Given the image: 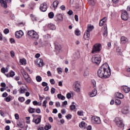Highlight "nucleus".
Wrapping results in <instances>:
<instances>
[{"label":"nucleus","instance_id":"nucleus-33","mask_svg":"<svg viewBox=\"0 0 130 130\" xmlns=\"http://www.w3.org/2000/svg\"><path fill=\"white\" fill-rule=\"evenodd\" d=\"M36 80L37 81H38L39 83L42 81V78L40 76H37L36 77Z\"/></svg>","mask_w":130,"mask_h":130},{"label":"nucleus","instance_id":"nucleus-35","mask_svg":"<svg viewBox=\"0 0 130 130\" xmlns=\"http://www.w3.org/2000/svg\"><path fill=\"white\" fill-rule=\"evenodd\" d=\"M89 76V71L87 70L84 71V76L85 78H87V77H88Z\"/></svg>","mask_w":130,"mask_h":130},{"label":"nucleus","instance_id":"nucleus-45","mask_svg":"<svg viewBox=\"0 0 130 130\" xmlns=\"http://www.w3.org/2000/svg\"><path fill=\"white\" fill-rule=\"evenodd\" d=\"M70 109L71 110H74V109H76V106L75 105H71L70 106Z\"/></svg>","mask_w":130,"mask_h":130},{"label":"nucleus","instance_id":"nucleus-29","mask_svg":"<svg viewBox=\"0 0 130 130\" xmlns=\"http://www.w3.org/2000/svg\"><path fill=\"white\" fill-rule=\"evenodd\" d=\"M104 29H105V31L103 33V35L104 37H107V35H108L107 26H105Z\"/></svg>","mask_w":130,"mask_h":130},{"label":"nucleus","instance_id":"nucleus-18","mask_svg":"<svg viewBox=\"0 0 130 130\" xmlns=\"http://www.w3.org/2000/svg\"><path fill=\"white\" fill-rule=\"evenodd\" d=\"M56 17L58 21H61L63 20V17L62 16V15L61 14H57Z\"/></svg>","mask_w":130,"mask_h":130},{"label":"nucleus","instance_id":"nucleus-50","mask_svg":"<svg viewBox=\"0 0 130 130\" xmlns=\"http://www.w3.org/2000/svg\"><path fill=\"white\" fill-rule=\"evenodd\" d=\"M31 102V100L28 99L25 102V104H26L27 105L30 104V103Z\"/></svg>","mask_w":130,"mask_h":130},{"label":"nucleus","instance_id":"nucleus-36","mask_svg":"<svg viewBox=\"0 0 130 130\" xmlns=\"http://www.w3.org/2000/svg\"><path fill=\"white\" fill-rule=\"evenodd\" d=\"M11 98H12V96L9 95L6 99H5V100L6 101V102H10V101L11 100Z\"/></svg>","mask_w":130,"mask_h":130},{"label":"nucleus","instance_id":"nucleus-7","mask_svg":"<svg viewBox=\"0 0 130 130\" xmlns=\"http://www.w3.org/2000/svg\"><path fill=\"white\" fill-rule=\"evenodd\" d=\"M121 18L124 21H127V20H128V18H129V17L128 16L127 12L126 11H123L121 13Z\"/></svg>","mask_w":130,"mask_h":130},{"label":"nucleus","instance_id":"nucleus-14","mask_svg":"<svg viewBox=\"0 0 130 130\" xmlns=\"http://www.w3.org/2000/svg\"><path fill=\"white\" fill-rule=\"evenodd\" d=\"M127 41H128V39L126 38V37L124 36H122L121 37V42L122 44H125Z\"/></svg>","mask_w":130,"mask_h":130},{"label":"nucleus","instance_id":"nucleus-31","mask_svg":"<svg viewBox=\"0 0 130 130\" xmlns=\"http://www.w3.org/2000/svg\"><path fill=\"white\" fill-rule=\"evenodd\" d=\"M93 29H94V26H93V25H88L87 30L86 31L90 32L92 30H93Z\"/></svg>","mask_w":130,"mask_h":130},{"label":"nucleus","instance_id":"nucleus-49","mask_svg":"<svg viewBox=\"0 0 130 130\" xmlns=\"http://www.w3.org/2000/svg\"><path fill=\"white\" fill-rule=\"evenodd\" d=\"M89 4H90V5H94V0H87Z\"/></svg>","mask_w":130,"mask_h":130},{"label":"nucleus","instance_id":"nucleus-3","mask_svg":"<svg viewBox=\"0 0 130 130\" xmlns=\"http://www.w3.org/2000/svg\"><path fill=\"white\" fill-rule=\"evenodd\" d=\"M27 35L34 39H39V35L37 34V32L35 30H29Z\"/></svg>","mask_w":130,"mask_h":130},{"label":"nucleus","instance_id":"nucleus-34","mask_svg":"<svg viewBox=\"0 0 130 130\" xmlns=\"http://www.w3.org/2000/svg\"><path fill=\"white\" fill-rule=\"evenodd\" d=\"M48 17L50 19H53V17H54V14L53 12H51L48 14Z\"/></svg>","mask_w":130,"mask_h":130},{"label":"nucleus","instance_id":"nucleus-6","mask_svg":"<svg viewBox=\"0 0 130 130\" xmlns=\"http://www.w3.org/2000/svg\"><path fill=\"white\" fill-rule=\"evenodd\" d=\"M91 120L93 123H95L96 124H100V123H101L100 117L98 116H93L91 117Z\"/></svg>","mask_w":130,"mask_h":130},{"label":"nucleus","instance_id":"nucleus-61","mask_svg":"<svg viewBox=\"0 0 130 130\" xmlns=\"http://www.w3.org/2000/svg\"><path fill=\"white\" fill-rule=\"evenodd\" d=\"M55 105L56 107H60V103L59 102H57L55 103Z\"/></svg>","mask_w":130,"mask_h":130},{"label":"nucleus","instance_id":"nucleus-16","mask_svg":"<svg viewBox=\"0 0 130 130\" xmlns=\"http://www.w3.org/2000/svg\"><path fill=\"white\" fill-rule=\"evenodd\" d=\"M96 95H97V90L95 89L92 90V92L89 93L90 97H95Z\"/></svg>","mask_w":130,"mask_h":130},{"label":"nucleus","instance_id":"nucleus-28","mask_svg":"<svg viewBox=\"0 0 130 130\" xmlns=\"http://www.w3.org/2000/svg\"><path fill=\"white\" fill-rule=\"evenodd\" d=\"M1 72L3 74H6V73H8V72H9V70L8 68H5V67H3L1 69Z\"/></svg>","mask_w":130,"mask_h":130},{"label":"nucleus","instance_id":"nucleus-40","mask_svg":"<svg viewBox=\"0 0 130 130\" xmlns=\"http://www.w3.org/2000/svg\"><path fill=\"white\" fill-rule=\"evenodd\" d=\"M18 101L21 103L24 102V101H25V98L20 96L18 98Z\"/></svg>","mask_w":130,"mask_h":130},{"label":"nucleus","instance_id":"nucleus-63","mask_svg":"<svg viewBox=\"0 0 130 130\" xmlns=\"http://www.w3.org/2000/svg\"><path fill=\"white\" fill-rule=\"evenodd\" d=\"M77 114H78L80 116H82V115H83V112L79 111L77 112Z\"/></svg>","mask_w":130,"mask_h":130},{"label":"nucleus","instance_id":"nucleus-55","mask_svg":"<svg viewBox=\"0 0 130 130\" xmlns=\"http://www.w3.org/2000/svg\"><path fill=\"white\" fill-rule=\"evenodd\" d=\"M68 15H69L70 16H72V15H73V14H74V12H73L72 10H69L68 12Z\"/></svg>","mask_w":130,"mask_h":130},{"label":"nucleus","instance_id":"nucleus-54","mask_svg":"<svg viewBox=\"0 0 130 130\" xmlns=\"http://www.w3.org/2000/svg\"><path fill=\"white\" fill-rule=\"evenodd\" d=\"M18 125L19 126V127H20V128H24L25 127V125L22 123H20L18 124Z\"/></svg>","mask_w":130,"mask_h":130},{"label":"nucleus","instance_id":"nucleus-59","mask_svg":"<svg viewBox=\"0 0 130 130\" xmlns=\"http://www.w3.org/2000/svg\"><path fill=\"white\" fill-rule=\"evenodd\" d=\"M26 70L27 71V72H28V73H29V74H32V73H33V72L31 71L30 69H29V68H26Z\"/></svg>","mask_w":130,"mask_h":130},{"label":"nucleus","instance_id":"nucleus-15","mask_svg":"<svg viewBox=\"0 0 130 130\" xmlns=\"http://www.w3.org/2000/svg\"><path fill=\"white\" fill-rule=\"evenodd\" d=\"M0 3L1 4L2 7L4 8V9H7V8H8L7 2L5 1L4 0H0Z\"/></svg>","mask_w":130,"mask_h":130},{"label":"nucleus","instance_id":"nucleus-2","mask_svg":"<svg viewBox=\"0 0 130 130\" xmlns=\"http://www.w3.org/2000/svg\"><path fill=\"white\" fill-rule=\"evenodd\" d=\"M92 61L94 64H99L101 62L100 55H94L92 57Z\"/></svg>","mask_w":130,"mask_h":130},{"label":"nucleus","instance_id":"nucleus-20","mask_svg":"<svg viewBox=\"0 0 130 130\" xmlns=\"http://www.w3.org/2000/svg\"><path fill=\"white\" fill-rule=\"evenodd\" d=\"M47 27L50 30H55V29L56 28V27H55V25H54V24H48Z\"/></svg>","mask_w":130,"mask_h":130},{"label":"nucleus","instance_id":"nucleus-46","mask_svg":"<svg viewBox=\"0 0 130 130\" xmlns=\"http://www.w3.org/2000/svg\"><path fill=\"white\" fill-rule=\"evenodd\" d=\"M92 84L93 85L94 89H95V88H96V81H95V80H92Z\"/></svg>","mask_w":130,"mask_h":130},{"label":"nucleus","instance_id":"nucleus-41","mask_svg":"<svg viewBox=\"0 0 130 130\" xmlns=\"http://www.w3.org/2000/svg\"><path fill=\"white\" fill-rule=\"evenodd\" d=\"M30 17H31V19L32 21H37V17H36L35 16L31 14Z\"/></svg>","mask_w":130,"mask_h":130},{"label":"nucleus","instance_id":"nucleus-52","mask_svg":"<svg viewBox=\"0 0 130 130\" xmlns=\"http://www.w3.org/2000/svg\"><path fill=\"white\" fill-rule=\"evenodd\" d=\"M9 32H10V30L8 28H6L4 30V33H5V34H8Z\"/></svg>","mask_w":130,"mask_h":130},{"label":"nucleus","instance_id":"nucleus-51","mask_svg":"<svg viewBox=\"0 0 130 130\" xmlns=\"http://www.w3.org/2000/svg\"><path fill=\"white\" fill-rule=\"evenodd\" d=\"M50 83L51 84V85H54L55 81H54V79H52L50 80Z\"/></svg>","mask_w":130,"mask_h":130},{"label":"nucleus","instance_id":"nucleus-25","mask_svg":"<svg viewBox=\"0 0 130 130\" xmlns=\"http://www.w3.org/2000/svg\"><path fill=\"white\" fill-rule=\"evenodd\" d=\"M35 122L36 124H38V123H40L41 122V116H39V118H37L35 120Z\"/></svg>","mask_w":130,"mask_h":130},{"label":"nucleus","instance_id":"nucleus-9","mask_svg":"<svg viewBox=\"0 0 130 130\" xmlns=\"http://www.w3.org/2000/svg\"><path fill=\"white\" fill-rule=\"evenodd\" d=\"M73 88L74 91H75V92H77V93H79L80 90V83H79V82H76L73 85Z\"/></svg>","mask_w":130,"mask_h":130},{"label":"nucleus","instance_id":"nucleus-13","mask_svg":"<svg viewBox=\"0 0 130 130\" xmlns=\"http://www.w3.org/2000/svg\"><path fill=\"white\" fill-rule=\"evenodd\" d=\"M84 39H85L86 40H89V38H90V32H89L88 31H86L84 33Z\"/></svg>","mask_w":130,"mask_h":130},{"label":"nucleus","instance_id":"nucleus-8","mask_svg":"<svg viewBox=\"0 0 130 130\" xmlns=\"http://www.w3.org/2000/svg\"><path fill=\"white\" fill-rule=\"evenodd\" d=\"M22 76L24 79L26 81L27 83H30L31 82V78L29 76V75L26 72H22Z\"/></svg>","mask_w":130,"mask_h":130},{"label":"nucleus","instance_id":"nucleus-5","mask_svg":"<svg viewBox=\"0 0 130 130\" xmlns=\"http://www.w3.org/2000/svg\"><path fill=\"white\" fill-rule=\"evenodd\" d=\"M115 122L116 125L119 126V127L124 126V124H123V123H122V120L119 117H116L115 118Z\"/></svg>","mask_w":130,"mask_h":130},{"label":"nucleus","instance_id":"nucleus-56","mask_svg":"<svg viewBox=\"0 0 130 130\" xmlns=\"http://www.w3.org/2000/svg\"><path fill=\"white\" fill-rule=\"evenodd\" d=\"M66 97L67 98H68V99H70V98H71L72 95L71 94V93H68L67 94Z\"/></svg>","mask_w":130,"mask_h":130},{"label":"nucleus","instance_id":"nucleus-64","mask_svg":"<svg viewBox=\"0 0 130 130\" xmlns=\"http://www.w3.org/2000/svg\"><path fill=\"white\" fill-rule=\"evenodd\" d=\"M7 96H8V93H7V92H4V93L2 94V97L6 98V97H7Z\"/></svg>","mask_w":130,"mask_h":130},{"label":"nucleus","instance_id":"nucleus-12","mask_svg":"<svg viewBox=\"0 0 130 130\" xmlns=\"http://www.w3.org/2000/svg\"><path fill=\"white\" fill-rule=\"evenodd\" d=\"M37 64L39 68H42L44 66V63L43 62V60L42 59H39L37 61Z\"/></svg>","mask_w":130,"mask_h":130},{"label":"nucleus","instance_id":"nucleus-39","mask_svg":"<svg viewBox=\"0 0 130 130\" xmlns=\"http://www.w3.org/2000/svg\"><path fill=\"white\" fill-rule=\"evenodd\" d=\"M115 103L116 104V105H119V104L121 103V101L119 99H116Z\"/></svg>","mask_w":130,"mask_h":130},{"label":"nucleus","instance_id":"nucleus-30","mask_svg":"<svg viewBox=\"0 0 130 130\" xmlns=\"http://www.w3.org/2000/svg\"><path fill=\"white\" fill-rule=\"evenodd\" d=\"M20 62L21 64L25 65L26 63H27V61L26 59H25V58H23L20 60Z\"/></svg>","mask_w":130,"mask_h":130},{"label":"nucleus","instance_id":"nucleus-43","mask_svg":"<svg viewBox=\"0 0 130 130\" xmlns=\"http://www.w3.org/2000/svg\"><path fill=\"white\" fill-rule=\"evenodd\" d=\"M57 73L58 74H59L60 75L62 74V69L61 68H57Z\"/></svg>","mask_w":130,"mask_h":130},{"label":"nucleus","instance_id":"nucleus-47","mask_svg":"<svg viewBox=\"0 0 130 130\" xmlns=\"http://www.w3.org/2000/svg\"><path fill=\"white\" fill-rule=\"evenodd\" d=\"M55 91H56L55 88H54V87H52V88L51 89V94H54V93H55Z\"/></svg>","mask_w":130,"mask_h":130},{"label":"nucleus","instance_id":"nucleus-23","mask_svg":"<svg viewBox=\"0 0 130 130\" xmlns=\"http://www.w3.org/2000/svg\"><path fill=\"white\" fill-rule=\"evenodd\" d=\"M73 57H74L75 60L80 58V53L79 52L75 53V54L73 55Z\"/></svg>","mask_w":130,"mask_h":130},{"label":"nucleus","instance_id":"nucleus-26","mask_svg":"<svg viewBox=\"0 0 130 130\" xmlns=\"http://www.w3.org/2000/svg\"><path fill=\"white\" fill-rule=\"evenodd\" d=\"M59 2L57 1H55L53 3V7L55 9L57 8L58 6Z\"/></svg>","mask_w":130,"mask_h":130},{"label":"nucleus","instance_id":"nucleus-22","mask_svg":"<svg viewBox=\"0 0 130 130\" xmlns=\"http://www.w3.org/2000/svg\"><path fill=\"white\" fill-rule=\"evenodd\" d=\"M115 95L117 98H119V99H123V98L124 97V96H123V94L119 92L116 93Z\"/></svg>","mask_w":130,"mask_h":130},{"label":"nucleus","instance_id":"nucleus-21","mask_svg":"<svg viewBox=\"0 0 130 130\" xmlns=\"http://www.w3.org/2000/svg\"><path fill=\"white\" fill-rule=\"evenodd\" d=\"M123 91L125 93H128L130 91V89L127 86H124L122 87Z\"/></svg>","mask_w":130,"mask_h":130},{"label":"nucleus","instance_id":"nucleus-44","mask_svg":"<svg viewBox=\"0 0 130 130\" xmlns=\"http://www.w3.org/2000/svg\"><path fill=\"white\" fill-rule=\"evenodd\" d=\"M46 104H47V101L45 100L43 102V107H44V108H46Z\"/></svg>","mask_w":130,"mask_h":130},{"label":"nucleus","instance_id":"nucleus-24","mask_svg":"<svg viewBox=\"0 0 130 130\" xmlns=\"http://www.w3.org/2000/svg\"><path fill=\"white\" fill-rule=\"evenodd\" d=\"M18 91L20 94H24V93H25V91H26V88L22 86L20 88Z\"/></svg>","mask_w":130,"mask_h":130},{"label":"nucleus","instance_id":"nucleus-11","mask_svg":"<svg viewBox=\"0 0 130 130\" xmlns=\"http://www.w3.org/2000/svg\"><path fill=\"white\" fill-rule=\"evenodd\" d=\"M24 35V32L22 30H19L18 31H16L15 33V37L16 38L20 39L22 36Z\"/></svg>","mask_w":130,"mask_h":130},{"label":"nucleus","instance_id":"nucleus-32","mask_svg":"<svg viewBox=\"0 0 130 130\" xmlns=\"http://www.w3.org/2000/svg\"><path fill=\"white\" fill-rule=\"evenodd\" d=\"M79 127H86V123H85L84 121H82L80 124H79Z\"/></svg>","mask_w":130,"mask_h":130},{"label":"nucleus","instance_id":"nucleus-53","mask_svg":"<svg viewBox=\"0 0 130 130\" xmlns=\"http://www.w3.org/2000/svg\"><path fill=\"white\" fill-rule=\"evenodd\" d=\"M60 9L62 11H66V6H64V5H62L60 7Z\"/></svg>","mask_w":130,"mask_h":130},{"label":"nucleus","instance_id":"nucleus-60","mask_svg":"<svg viewBox=\"0 0 130 130\" xmlns=\"http://www.w3.org/2000/svg\"><path fill=\"white\" fill-rule=\"evenodd\" d=\"M9 75H10V77H14V76H15V72H11L9 73Z\"/></svg>","mask_w":130,"mask_h":130},{"label":"nucleus","instance_id":"nucleus-27","mask_svg":"<svg viewBox=\"0 0 130 130\" xmlns=\"http://www.w3.org/2000/svg\"><path fill=\"white\" fill-rule=\"evenodd\" d=\"M57 98L58 99H61V100H64L66 99V97L60 93L57 94Z\"/></svg>","mask_w":130,"mask_h":130},{"label":"nucleus","instance_id":"nucleus-48","mask_svg":"<svg viewBox=\"0 0 130 130\" xmlns=\"http://www.w3.org/2000/svg\"><path fill=\"white\" fill-rule=\"evenodd\" d=\"M10 55L11 57H15V52L14 51H11L10 52Z\"/></svg>","mask_w":130,"mask_h":130},{"label":"nucleus","instance_id":"nucleus-42","mask_svg":"<svg viewBox=\"0 0 130 130\" xmlns=\"http://www.w3.org/2000/svg\"><path fill=\"white\" fill-rule=\"evenodd\" d=\"M80 30L79 29H76L75 30V35H76L77 36H79V35H80Z\"/></svg>","mask_w":130,"mask_h":130},{"label":"nucleus","instance_id":"nucleus-19","mask_svg":"<svg viewBox=\"0 0 130 130\" xmlns=\"http://www.w3.org/2000/svg\"><path fill=\"white\" fill-rule=\"evenodd\" d=\"M106 22V17H104L100 21V23H99V25L100 26V27H102V26L103 25H104V24H105Z\"/></svg>","mask_w":130,"mask_h":130},{"label":"nucleus","instance_id":"nucleus-37","mask_svg":"<svg viewBox=\"0 0 130 130\" xmlns=\"http://www.w3.org/2000/svg\"><path fill=\"white\" fill-rule=\"evenodd\" d=\"M44 128L45 130H49L51 128V125L49 124V125H46L45 126Z\"/></svg>","mask_w":130,"mask_h":130},{"label":"nucleus","instance_id":"nucleus-1","mask_svg":"<svg viewBox=\"0 0 130 130\" xmlns=\"http://www.w3.org/2000/svg\"><path fill=\"white\" fill-rule=\"evenodd\" d=\"M111 75V70L108 66V63L103 64L99 69L98 71V76L99 78H104L107 79L109 78Z\"/></svg>","mask_w":130,"mask_h":130},{"label":"nucleus","instance_id":"nucleus-4","mask_svg":"<svg viewBox=\"0 0 130 130\" xmlns=\"http://www.w3.org/2000/svg\"><path fill=\"white\" fill-rule=\"evenodd\" d=\"M101 44H96L93 45L92 50L91 51L92 53H96V52H100V50L101 49Z\"/></svg>","mask_w":130,"mask_h":130},{"label":"nucleus","instance_id":"nucleus-10","mask_svg":"<svg viewBox=\"0 0 130 130\" xmlns=\"http://www.w3.org/2000/svg\"><path fill=\"white\" fill-rule=\"evenodd\" d=\"M40 9L41 12H46L47 11V4L46 3L41 4Z\"/></svg>","mask_w":130,"mask_h":130},{"label":"nucleus","instance_id":"nucleus-62","mask_svg":"<svg viewBox=\"0 0 130 130\" xmlns=\"http://www.w3.org/2000/svg\"><path fill=\"white\" fill-rule=\"evenodd\" d=\"M15 119H19V118H20V117H19V114H15Z\"/></svg>","mask_w":130,"mask_h":130},{"label":"nucleus","instance_id":"nucleus-17","mask_svg":"<svg viewBox=\"0 0 130 130\" xmlns=\"http://www.w3.org/2000/svg\"><path fill=\"white\" fill-rule=\"evenodd\" d=\"M55 49L56 52H59L61 49V45L60 44H56L55 45Z\"/></svg>","mask_w":130,"mask_h":130},{"label":"nucleus","instance_id":"nucleus-38","mask_svg":"<svg viewBox=\"0 0 130 130\" xmlns=\"http://www.w3.org/2000/svg\"><path fill=\"white\" fill-rule=\"evenodd\" d=\"M28 112H29V113H34L35 112V109L30 108L28 109Z\"/></svg>","mask_w":130,"mask_h":130},{"label":"nucleus","instance_id":"nucleus-58","mask_svg":"<svg viewBox=\"0 0 130 130\" xmlns=\"http://www.w3.org/2000/svg\"><path fill=\"white\" fill-rule=\"evenodd\" d=\"M66 117L67 118V119H71L72 118V115L68 114V115L66 116Z\"/></svg>","mask_w":130,"mask_h":130},{"label":"nucleus","instance_id":"nucleus-57","mask_svg":"<svg viewBox=\"0 0 130 130\" xmlns=\"http://www.w3.org/2000/svg\"><path fill=\"white\" fill-rule=\"evenodd\" d=\"M48 85V84H47V83L45 82H43L42 83V85L43 87H46L47 85Z\"/></svg>","mask_w":130,"mask_h":130}]
</instances>
